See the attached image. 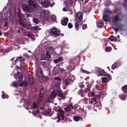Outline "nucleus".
<instances>
[{
  "instance_id": "39448f33",
  "label": "nucleus",
  "mask_w": 127,
  "mask_h": 127,
  "mask_svg": "<svg viewBox=\"0 0 127 127\" xmlns=\"http://www.w3.org/2000/svg\"><path fill=\"white\" fill-rule=\"evenodd\" d=\"M73 3L72 0H65L64 1V3L66 8L68 9H69L70 7L72 6Z\"/></svg>"
},
{
  "instance_id": "c85d7f7f",
  "label": "nucleus",
  "mask_w": 127,
  "mask_h": 127,
  "mask_svg": "<svg viewBox=\"0 0 127 127\" xmlns=\"http://www.w3.org/2000/svg\"><path fill=\"white\" fill-rule=\"evenodd\" d=\"M49 4V2L48 0H46L43 1L42 3V5L44 6L47 7L48 6Z\"/></svg>"
},
{
  "instance_id": "603ef678",
  "label": "nucleus",
  "mask_w": 127,
  "mask_h": 127,
  "mask_svg": "<svg viewBox=\"0 0 127 127\" xmlns=\"http://www.w3.org/2000/svg\"><path fill=\"white\" fill-rule=\"evenodd\" d=\"M69 9H67L66 7H64L63 9V10L64 11H69Z\"/></svg>"
},
{
  "instance_id": "e433bc0d",
  "label": "nucleus",
  "mask_w": 127,
  "mask_h": 127,
  "mask_svg": "<svg viewBox=\"0 0 127 127\" xmlns=\"http://www.w3.org/2000/svg\"><path fill=\"white\" fill-rule=\"evenodd\" d=\"M112 50V48L109 46L105 48V51H106L109 52L111 51Z\"/></svg>"
},
{
  "instance_id": "aec40b11",
  "label": "nucleus",
  "mask_w": 127,
  "mask_h": 127,
  "mask_svg": "<svg viewBox=\"0 0 127 127\" xmlns=\"http://www.w3.org/2000/svg\"><path fill=\"white\" fill-rule=\"evenodd\" d=\"M63 59V57L60 56L58 59L54 60V62L55 64H57L59 62L62 61Z\"/></svg>"
},
{
  "instance_id": "412c9836",
  "label": "nucleus",
  "mask_w": 127,
  "mask_h": 127,
  "mask_svg": "<svg viewBox=\"0 0 127 127\" xmlns=\"http://www.w3.org/2000/svg\"><path fill=\"white\" fill-rule=\"evenodd\" d=\"M108 39L109 40L110 39V41H118V39L117 37L112 35L110 36V37L108 38Z\"/></svg>"
},
{
  "instance_id": "f3484780",
  "label": "nucleus",
  "mask_w": 127,
  "mask_h": 127,
  "mask_svg": "<svg viewBox=\"0 0 127 127\" xmlns=\"http://www.w3.org/2000/svg\"><path fill=\"white\" fill-rule=\"evenodd\" d=\"M16 75L18 77V81H22L23 78V75L22 73L20 72H18Z\"/></svg>"
},
{
  "instance_id": "2eb2a0df",
  "label": "nucleus",
  "mask_w": 127,
  "mask_h": 127,
  "mask_svg": "<svg viewBox=\"0 0 127 127\" xmlns=\"http://www.w3.org/2000/svg\"><path fill=\"white\" fill-rule=\"evenodd\" d=\"M83 24V22H80L76 21L75 22V29L77 31L79 29L78 27L79 26H81Z\"/></svg>"
},
{
  "instance_id": "13d9d810",
  "label": "nucleus",
  "mask_w": 127,
  "mask_h": 127,
  "mask_svg": "<svg viewBox=\"0 0 127 127\" xmlns=\"http://www.w3.org/2000/svg\"><path fill=\"white\" fill-rule=\"evenodd\" d=\"M37 1L38 2L39 4H40L41 5H42V0H38Z\"/></svg>"
},
{
  "instance_id": "3c124183",
  "label": "nucleus",
  "mask_w": 127,
  "mask_h": 127,
  "mask_svg": "<svg viewBox=\"0 0 127 127\" xmlns=\"http://www.w3.org/2000/svg\"><path fill=\"white\" fill-rule=\"evenodd\" d=\"M46 59V57L45 56V55H42L41 57V60H45Z\"/></svg>"
},
{
  "instance_id": "ddd939ff",
  "label": "nucleus",
  "mask_w": 127,
  "mask_h": 127,
  "mask_svg": "<svg viewBox=\"0 0 127 127\" xmlns=\"http://www.w3.org/2000/svg\"><path fill=\"white\" fill-rule=\"evenodd\" d=\"M91 6L89 5L86 6L84 8L83 10L86 13L90 12L91 10Z\"/></svg>"
},
{
  "instance_id": "a878e982",
  "label": "nucleus",
  "mask_w": 127,
  "mask_h": 127,
  "mask_svg": "<svg viewBox=\"0 0 127 127\" xmlns=\"http://www.w3.org/2000/svg\"><path fill=\"white\" fill-rule=\"evenodd\" d=\"M32 113L34 116L36 117L37 114H39L40 112L39 110H37L36 111L33 110L32 112Z\"/></svg>"
},
{
  "instance_id": "680f3d73",
  "label": "nucleus",
  "mask_w": 127,
  "mask_h": 127,
  "mask_svg": "<svg viewBox=\"0 0 127 127\" xmlns=\"http://www.w3.org/2000/svg\"><path fill=\"white\" fill-rule=\"evenodd\" d=\"M114 29V30L116 32H118L119 31V29H118L117 28H113Z\"/></svg>"
},
{
  "instance_id": "f704fd0d",
  "label": "nucleus",
  "mask_w": 127,
  "mask_h": 127,
  "mask_svg": "<svg viewBox=\"0 0 127 127\" xmlns=\"http://www.w3.org/2000/svg\"><path fill=\"white\" fill-rule=\"evenodd\" d=\"M92 84L91 83L87 85V88L86 89L87 91H89L90 90V88L92 86Z\"/></svg>"
},
{
  "instance_id": "4d7b16f0",
  "label": "nucleus",
  "mask_w": 127,
  "mask_h": 127,
  "mask_svg": "<svg viewBox=\"0 0 127 127\" xmlns=\"http://www.w3.org/2000/svg\"><path fill=\"white\" fill-rule=\"evenodd\" d=\"M12 84L15 87H17V83L15 82H13L12 83Z\"/></svg>"
},
{
  "instance_id": "4be33fe9",
  "label": "nucleus",
  "mask_w": 127,
  "mask_h": 127,
  "mask_svg": "<svg viewBox=\"0 0 127 127\" xmlns=\"http://www.w3.org/2000/svg\"><path fill=\"white\" fill-rule=\"evenodd\" d=\"M73 119L76 122L78 121L80 119L81 121V119H82V118L81 117L77 116H75L73 117Z\"/></svg>"
},
{
  "instance_id": "a19ab883",
  "label": "nucleus",
  "mask_w": 127,
  "mask_h": 127,
  "mask_svg": "<svg viewBox=\"0 0 127 127\" xmlns=\"http://www.w3.org/2000/svg\"><path fill=\"white\" fill-rule=\"evenodd\" d=\"M57 73V71L55 69H53L52 70V74L53 75H56Z\"/></svg>"
},
{
  "instance_id": "7c9ffc66",
  "label": "nucleus",
  "mask_w": 127,
  "mask_h": 127,
  "mask_svg": "<svg viewBox=\"0 0 127 127\" xmlns=\"http://www.w3.org/2000/svg\"><path fill=\"white\" fill-rule=\"evenodd\" d=\"M123 92L124 93H127V85L123 86L122 88Z\"/></svg>"
},
{
  "instance_id": "9b49d317",
  "label": "nucleus",
  "mask_w": 127,
  "mask_h": 127,
  "mask_svg": "<svg viewBox=\"0 0 127 127\" xmlns=\"http://www.w3.org/2000/svg\"><path fill=\"white\" fill-rule=\"evenodd\" d=\"M68 20V18L65 17L61 21V23L62 25L64 26H65L67 25Z\"/></svg>"
},
{
  "instance_id": "cd10ccee",
  "label": "nucleus",
  "mask_w": 127,
  "mask_h": 127,
  "mask_svg": "<svg viewBox=\"0 0 127 127\" xmlns=\"http://www.w3.org/2000/svg\"><path fill=\"white\" fill-rule=\"evenodd\" d=\"M103 24L102 22L101 21H99L97 23V27L98 28L102 27Z\"/></svg>"
},
{
  "instance_id": "8fccbe9b",
  "label": "nucleus",
  "mask_w": 127,
  "mask_h": 127,
  "mask_svg": "<svg viewBox=\"0 0 127 127\" xmlns=\"http://www.w3.org/2000/svg\"><path fill=\"white\" fill-rule=\"evenodd\" d=\"M87 25L86 24H84L82 26V28L84 30L87 28Z\"/></svg>"
},
{
  "instance_id": "5fc2aeb1",
  "label": "nucleus",
  "mask_w": 127,
  "mask_h": 127,
  "mask_svg": "<svg viewBox=\"0 0 127 127\" xmlns=\"http://www.w3.org/2000/svg\"><path fill=\"white\" fill-rule=\"evenodd\" d=\"M42 70L41 68H38L37 70V73H39L40 72L42 71Z\"/></svg>"
},
{
  "instance_id": "9d476101",
  "label": "nucleus",
  "mask_w": 127,
  "mask_h": 127,
  "mask_svg": "<svg viewBox=\"0 0 127 127\" xmlns=\"http://www.w3.org/2000/svg\"><path fill=\"white\" fill-rule=\"evenodd\" d=\"M87 92L85 90V91H83L82 89L79 90L78 92V94L79 95H80L81 97H84L87 94Z\"/></svg>"
},
{
  "instance_id": "f257e3e1",
  "label": "nucleus",
  "mask_w": 127,
  "mask_h": 127,
  "mask_svg": "<svg viewBox=\"0 0 127 127\" xmlns=\"http://www.w3.org/2000/svg\"><path fill=\"white\" fill-rule=\"evenodd\" d=\"M17 14L19 19V24L21 25L25 28H27V27L26 25L23 24L22 23L21 19L24 16V15H23L21 13L20 9H18V11L17 12Z\"/></svg>"
},
{
  "instance_id": "6ab92c4d",
  "label": "nucleus",
  "mask_w": 127,
  "mask_h": 127,
  "mask_svg": "<svg viewBox=\"0 0 127 127\" xmlns=\"http://www.w3.org/2000/svg\"><path fill=\"white\" fill-rule=\"evenodd\" d=\"M28 78L29 81L30 85H32L33 83L34 79L33 77L31 75H30L28 77Z\"/></svg>"
},
{
  "instance_id": "dca6fc26",
  "label": "nucleus",
  "mask_w": 127,
  "mask_h": 127,
  "mask_svg": "<svg viewBox=\"0 0 127 127\" xmlns=\"http://www.w3.org/2000/svg\"><path fill=\"white\" fill-rule=\"evenodd\" d=\"M24 58L22 57H17L16 60L15 61V63H17V62L19 61L20 63V65H22V62H23V60Z\"/></svg>"
},
{
  "instance_id": "473e14b6",
  "label": "nucleus",
  "mask_w": 127,
  "mask_h": 127,
  "mask_svg": "<svg viewBox=\"0 0 127 127\" xmlns=\"http://www.w3.org/2000/svg\"><path fill=\"white\" fill-rule=\"evenodd\" d=\"M38 106V104H37L34 101L33 103L32 109H36L37 108V107Z\"/></svg>"
},
{
  "instance_id": "5701e85b",
  "label": "nucleus",
  "mask_w": 127,
  "mask_h": 127,
  "mask_svg": "<svg viewBox=\"0 0 127 127\" xmlns=\"http://www.w3.org/2000/svg\"><path fill=\"white\" fill-rule=\"evenodd\" d=\"M56 95L54 91H52L51 94L49 95V97L52 99H53L56 97Z\"/></svg>"
},
{
  "instance_id": "1a4fd4ad",
  "label": "nucleus",
  "mask_w": 127,
  "mask_h": 127,
  "mask_svg": "<svg viewBox=\"0 0 127 127\" xmlns=\"http://www.w3.org/2000/svg\"><path fill=\"white\" fill-rule=\"evenodd\" d=\"M24 24L26 25L27 26V29L28 28V27H29L31 28V30H33L36 32H37L38 31L40 30H41V29L39 28L38 26H33L32 27V25L30 23H29V24Z\"/></svg>"
},
{
  "instance_id": "b1692460",
  "label": "nucleus",
  "mask_w": 127,
  "mask_h": 127,
  "mask_svg": "<svg viewBox=\"0 0 127 127\" xmlns=\"http://www.w3.org/2000/svg\"><path fill=\"white\" fill-rule=\"evenodd\" d=\"M57 117L59 120H64V115L59 114L57 115Z\"/></svg>"
},
{
  "instance_id": "a211bd4d",
  "label": "nucleus",
  "mask_w": 127,
  "mask_h": 127,
  "mask_svg": "<svg viewBox=\"0 0 127 127\" xmlns=\"http://www.w3.org/2000/svg\"><path fill=\"white\" fill-rule=\"evenodd\" d=\"M121 64L120 63H115L114 64H112V69H114L115 68H117Z\"/></svg>"
},
{
  "instance_id": "774afa93",
  "label": "nucleus",
  "mask_w": 127,
  "mask_h": 127,
  "mask_svg": "<svg viewBox=\"0 0 127 127\" xmlns=\"http://www.w3.org/2000/svg\"><path fill=\"white\" fill-rule=\"evenodd\" d=\"M6 97L5 95L4 94H2V97L3 99H4Z\"/></svg>"
},
{
  "instance_id": "20e7f679",
  "label": "nucleus",
  "mask_w": 127,
  "mask_h": 127,
  "mask_svg": "<svg viewBox=\"0 0 127 127\" xmlns=\"http://www.w3.org/2000/svg\"><path fill=\"white\" fill-rule=\"evenodd\" d=\"M121 14H122L120 13L113 16L112 18V22L114 24H116L117 22H120L122 20V18H120L119 16Z\"/></svg>"
},
{
  "instance_id": "bf43d9fd",
  "label": "nucleus",
  "mask_w": 127,
  "mask_h": 127,
  "mask_svg": "<svg viewBox=\"0 0 127 127\" xmlns=\"http://www.w3.org/2000/svg\"><path fill=\"white\" fill-rule=\"evenodd\" d=\"M106 15H109L111 13V12L108 10H107L106 12Z\"/></svg>"
},
{
  "instance_id": "58836bf2",
  "label": "nucleus",
  "mask_w": 127,
  "mask_h": 127,
  "mask_svg": "<svg viewBox=\"0 0 127 127\" xmlns=\"http://www.w3.org/2000/svg\"><path fill=\"white\" fill-rule=\"evenodd\" d=\"M100 85L99 84H96L95 86V88L96 89H97L98 90H100Z\"/></svg>"
},
{
  "instance_id": "c03bdc74",
  "label": "nucleus",
  "mask_w": 127,
  "mask_h": 127,
  "mask_svg": "<svg viewBox=\"0 0 127 127\" xmlns=\"http://www.w3.org/2000/svg\"><path fill=\"white\" fill-rule=\"evenodd\" d=\"M73 26V25L72 24L70 23H68V27L69 28L71 29L72 28Z\"/></svg>"
},
{
  "instance_id": "09e8293b",
  "label": "nucleus",
  "mask_w": 127,
  "mask_h": 127,
  "mask_svg": "<svg viewBox=\"0 0 127 127\" xmlns=\"http://www.w3.org/2000/svg\"><path fill=\"white\" fill-rule=\"evenodd\" d=\"M64 110L65 112H68L70 111L71 109L67 107L66 108H64Z\"/></svg>"
},
{
  "instance_id": "69168bd1",
  "label": "nucleus",
  "mask_w": 127,
  "mask_h": 127,
  "mask_svg": "<svg viewBox=\"0 0 127 127\" xmlns=\"http://www.w3.org/2000/svg\"><path fill=\"white\" fill-rule=\"evenodd\" d=\"M24 86L23 83L22 82L20 83L19 85V86L20 87H22Z\"/></svg>"
},
{
  "instance_id": "e2e57ef3",
  "label": "nucleus",
  "mask_w": 127,
  "mask_h": 127,
  "mask_svg": "<svg viewBox=\"0 0 127 127\" xmlns=\"http://www.w3.org/2000/svg\"><path fill=\"white\" fill-rule=\"evenodd\" d=\"M43 95H40H40L39 96V99L41 101H42V97Z\"/></svg>"
},
{
  "instance_id": "4c0bfd02",
  "label": "nucleus",
  "mask_w": 127,
  "mask_h": 127,
  "mask_svg": "<svg viewBox=\"0 0 127 127\" xmlns=\"http://www.w3.org/2000/svg\"><path fill=\"white\" fill-rule=\"evenodd\" d=\"M54 79L57 81H61L62 79L60 77H56L54 78Z\"/></svg>"
},
{
  "instance_id": "c9c22d12",
  "label": "nucleus",
  "mask_w": 127,
  "mask_h": 127,
  "mask_svg": "<svg viewBox=\"0 0 127 127\" xmlns=\"http://www.w3.org/2000/svg\"><path fill=\"white\" fill-rule=\"evenodd\" d=\"M58 111L59 113V114H61L63 115H64V112L63 110L62 109H58Z\"/></svg>"
},
{
  "instance_id": "6e6d98bb",
  "label": "nucleus",
  "mask_w": 127,
  "mask_h": 127,
  "mask_svg": "<svg viewBox=\"0 0 127 127\" xmlns=\"http://www.w3.org/2000/svg\"><path fill=\"white\" fill-rule=\"evenodd\" d=\"M40 74V75H39V77H43L44 74H43L42 71L41 72H40L39 73Z\"/></svg>"
},
{
  "instance_id": "f03ea898",
  "label": "nucleus",
  "mask_w": 127,
  "mask_h": 127,
  "mask_svg": "<svg viewBox=\"0 0 127 127\" xmlns=\"http://www.w3.org/2000/svg\"><path fill=\"white\" fill-rule=\"evenodd\" d=\"M50 34L53 36L57 37L60 35V31L56 28H52L51 29Z\"/></svg>"
},
{
  "instance_id": "49530a36",
  "label": "nucleus",
  "mask_w": 127,
  "mask_h": 127,
  "mask_svg": "<svg viewBox=\"0 0 127 127\" xmlns=\"http://www.w3.org/2000/svg\"><path fill=\"white\" fill-rule=\"evenodd\" d=\"M46 57L49 58H51L50 55L49 54L48 52H46Z\"/></svg>"
},
{
  "instance_id": "79ce46f5",
  "label": "nucleus",
  "mask_w": 127,
  "mask_h": 127,
  "mask_svg": "<svg viewBox=\"0 0 127 127\" xmlns=\"http://www.w3.org/2000/svg\"><path fill=\"white\" fill-rule=\"evenodd\" d=\"M51 18L53 21H55L56 19V17L55 15H52L51 17Z\"/></svg>"
},
{
  "instance_id": "72a5a7b5",
  "label": "nucleus",
  "mask_w": 127,
  "mask_h": 127,
  "mask_svg": "<svg viewBox=\"0 0 127 127\" xmlns=\"http://www.w3.org/2000/svg\"><path fill=\"white\" fill-rule=\"evenodd\" d=\"M104 76L105 77H104V78H108L109 79L111 80V75H110L109 74H104Z\"/></svg>"
},
{
  "instance_id": "ea45409f",
  "label": "nucleus",
  "mask_w": 127,
  "mask_h": 127,
  "mask_svg": "<svg viewBox=\"0 0 127 127\" xmlns=\"http://www.w3.org/2000/svg\"><path fill=\"white\" fill-rule=\"evenodd\" d=\"M33 22L36 24H37L39 23L38 20L37 18H33Z\"/></svg>"
},
{
  "instance_id": "a18cd8bd",
  "label": "nucleus",
  "mask_w": 127,
  "mask_h": 127,
  "mask_svg": "<svg viewBox=\"0 0 127 127\" xmlns=\"http://www.w3.org/2000/svg\"><path fill=\"white\" fill-rule=\"evenodd\" d=\"M124 7H126L127 6V0H125V2L123 4Z\"/></svg>"
},
{
  "instance_id": "de8ad7c7",
  "label": "nucleus",
  "mask_w": 127,
  "mask_h": 127,
  "mask_svg": "<svg viewBox=\"0 0 127 127\" xmlns=\"http://www.w3.org/2000/svg\"><path fill=\"white\" fill-rule=\"evenodd\" d=\"M93 100L96 103H97L98 101L97 98L94 97L93 98Z\"/></svg>"
},
{
  "instance_id": "0eeeda50",
  "label": "nucleus",
  "mask_w": 127,
  "mask_h": 127,
  "mask_svg": "<svg viewBox=\"0 0 127 127\" xmlns=\"http://www.w3.org/2000/svg\"><path fill=\"white\" fill-rule=\"evenodd\" d=\"M27 3L30 7L32 6L35 8H37L38 7V4L36 2L35 3L32 0H29Z\"/></svg>"
},
{
  "instance_id": "393cba45",
  "label": "nucleus",
  "mask_w": 127,
  "mask_h": 127,
  "mask_svg": "<svg viewBox=\"0 0 127 127\" xmlns=\"http://www.w3.org/2000/svg\"><path fill=\"white\" fill-rule=\"evenodd\" d=\"M109 17V15H103V19L105 21L107 22L108 21Z\"/></svg>"
},
{
  "instance_id": "c756f323",
  "label": "nucleus",
  "mask_w": 127,
  "mask_h": 127,
  "mask_svg": "<svg viewBox=\"0 0 127 127\" xmlns=\"http://www.w3.org/2000/svg\"><path fill=\"white\" fill-rule=\"evenodd\" d=\"M119 97L122 100H126V96L124 94L119 95Z\"/></svg>"
},
{
  "instance_id": "bb28decb",
  "label": "nucleus",
  "mask_w": 127,
  "mask_h": 127,
  "mask_svg": "<svg viewBox=\"0 0 127 127\" xmlns=\"http://www.w3.org/2000/svg\"><path fill=\"white\" fill-rule=\"evenodd\" d=\"M59 96L62 99H64L65 98V96L64 95L63 93L61 92H59L58 93Z\"/></svg>"
},
{
  "instance_id": "0e129e2a",
  "label": "nucleus",
  "mask_w": 127,
  "mask_h": 127,
  "mask_svg": "<svg viewBox=\"0 0 127 127\" xmlns=\"http://www.w3.org/2000/svg\"><path fill=\"white\" fill-rule=\"evenodd\" d=\"M82 71L84 73H86L87 74H88L89 73L88 71H86V70H84L83 69L82 70Z\"/></svg>"
},
{
  "instance_id": "4468645a",
  "label": "nucleus",
  "mask_w": 127,
  "mask_h": 127,
  "mask_svg": "<svg viewBox=\"0 0 127 127\" xmlns=\"http://www.w3.org/2000/svg\"><path fill=\"white\" fill-rule=\"evenodd\" d=\"M22 7L24 10L27 11L28 13L30 12V9L27 5L23 4L22 5Z\"/></svg>"
},
{
  "instance_id": "7ed1b4c3",
  "label": "nucleus",
  "mask_w": 127,
  "mask_h": 127,
  "mask_svg": "<svg viewBox=\"0 0 127 127\" xmlns=\"http://www.w3.org/2000/svg\"><path fill=\"white\" fill-rule=\"evenodd\" d=\"M71 77L70 78V77H69L68 79L65 78L63 79V80L65 85L67 86H68L69 85H71L72 84L73 80L71 79Z\"/></svg>"
},
{
  "instance_id": "f8f14e48",
  "label": "nucleus",
  "mask_w": 127,
  "mask_h": 127,
  "mask_svg": "<svg viewBox=\"0 0 127 127\" xmlns=\"http://www.w3.org/2000/svg\"><path fill=\"white\" fill-rule=\"evenodd\" d=\"M44 115L48 116H50L52 115L51 114V109L49 108L48 110L45 111L44 113Z\"/></svg>"
},
{
  "instance_id": "423d86ee",
  "label": "nucleus",
  "mask_w": 127,
  "mask_h": 127,
  "mask_svg": "<svg viewBox=\"0 0 127 127\" xmlns=\"http://www.w3.org/2000/svg\"><path fill=\"white\" fill-rule=\"evenodd\" d=\"M96 73L98 76H103L104 74V69H101L98 67H97L95 68Z\"/></svg>"
},
{
  "instance_id": "37998d69",
  "label": "nucleus",
  "mask_w": 127,
  "mask_h": 127,
  "mask_svg": "<svg viewBox=\"0 0 127 127\" xmlns=\"http://www.w3.org/2000/svg\"><path fill=\"white\" fill-rule=\"evenodd\" d=\"M23 84L24 86L25 87H26L27 86V85L28 83V82L27 80H25Z\"/></svg>"
},
{
  "instance_id": "052dcab7",
  "label": "nucleus",
  "mask_w": 127,
  "mask_h": 127,
  "mask_svg": "<svg viewBox=\"0 0 127 127\" xmlns=\"http://www.w3.org/2000/svg\"><path fill=\"white\" fill-rule=\"evenodd\" d=\"M67 107L69 108L72 109L73 108V106H71V105H70L69 104H68L67 106Z\"/></svg>"
},
{
  "instance_id": "338daca9",
  "label": "nucleus",
  "mask_w": 127,
  "mask_h": 127,
  "mask_svg": "<svg viewBox=\"0 0 127 127\" xmlns=\"http://www.w3.org/2000/svg\"><path fill=\"white\" fill-rule=\"evenodd\" d=\"M60 71L62 72H64L65 71L64 69L62 68H60Z\"/></svg>"
},
{
  "instance_id": "2f4dec72",
  "label": "nucleus",
  "mask_w": 127,
  "mask_h": 127,
  "mask_svg": "<svg viewBox=\"0 0 127 127\" xmlns=\"http://www.w3.org/2000/svg\"><path fill=\"white\" fill-rule=\"evenodd\" d=\"M109 80H110L108 78H104V77H103L102 78V81L103 83H106Z\"/></svg>"
},
{
  "instance_id": "864d4df0",
  "label": "nucleus",
  "mask_w": 127,
  "mask_h": 127,
  "mask_svg": "<svg viewBox=\"0 0 127 127\" xmlns=\"http://www.w3.org/2000/svg\"><path fill=\"white\" fill-rule=\"evenodd\" d=\"M44 92V90L42 89H41V90H40L39 91V92H40V95H42V93H43V92Z\"/></svg>"
},
{
  "instance_id": "6e6552de",
  "label": "nucleus",
  "mask_w": 127,
  "mask_h": 127,
  "mask_svg": "<svg viewBox=\"0 0 127 127\" xmlns=\"http://www.w3.org/2000/svg\"><path fill=\"white\" fill-rule=\"evenodd\" d=\"M75 19L77 21L82 22L83 19L82 13L80 12H78L76 15Z\"/></svg>"
}]
</instances>
